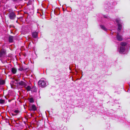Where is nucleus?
<instances>
[{
  "label": "nucleus",
  "instance_id": "obj_1",
  "mask_svg": "<svg viewBox=\"0 0 130 130\" xmlns=\"http://www.w3.org/2000/svg\"><path fill=\"white\" fill-rule=\"evenodd\" d=\"M8 16L9 18L11 20H14L16 17V15L14 12L10 10L9 11Z\"/></svg>",
  "mask_w": 130,
  "mask_h": 130
},
{
  "label": "nucleus",
  "instance_id": "obj_2",
  "mask_svg": "<svg viewBox=\"0 0 130 130\" xmlns=\"http://www.w3.org/2000/svg\"><path fill=\"white\" fill-rule=\"evenodd\" d=\"M38 85L39 86L44 87L45 86L46 83L43 80H40L38 82Z\"/></svg>",
  "mask_w": 130,
  "mask_h": 130
},
{
  "label": "nucleus",
  "instance_id": "obj_3",
  "mask_svg": "<svg viewBox=\"0 0 130 130\" xmlns=\"http://www.w3.org/2000/svg\"><path fill=\"white\" fill-rule=\"evenodd\" d=\"M116 38L117 40L119 41H121L122 40V36L120 35L119 33L118 32H117V33Z\"/></svg>",
  "mask_w": 130,
  "mask_h": 130
},
{
  "label": "nucleus",
  "instance_id": "obj_4",
  "mask_svg": "<svg viewBox=\"0 0 130 130\" xmlns=\"http://www.w3.org/2000/svg\"><path fill=\"white\" fill-rule=\"evenodd\" d=\"M5 51L4 49H2L0 52V57H2L4 56L5 54Z\"/></svg>",
  "mask_w": 130,
  "mask_h": 130
},
{
  "label": "nucleus",
  "instance_id": "obj_5",
  "mask_svg": "<svg viewBox=\"0 0 130 130\" xmlns=\"http://www.w3.org/2000/svg\"><path fill=\"white\" fill-rule=\"evenodd\" d=\"M18 84L21 86H24L25 87L26 86V83L24 82L21 81L18 83Z\"/></svg>",
  "mask_w": 130,
  "mask_h": 130
},
{
  "label": "nucleus",
  "instance_id": "obj_6",
  "mask_svg": "<svg viewBox=\"0 0 130 130\" xmlns=\"http://www.w3.org/2000/svg\"><path fill=\"white\" fill-rule=\"evenodd\" d=\"M125 48L124 47H120L119 52L120 53H122L124 52Z\"/></svg>",
  "mask_w": 130,
  "mask_h": 130
},
{
  "label": "nucleus",
  "instance_id": "obj_7",
  "mask_svg": "<svg viewBox=\"0 0 130 130\" xmlns=\"http://www.w3.org/2000/svg\"><path fill=\"white\" fill-rule=\"evenodd\" d=\"M14 38V37L12 36H10L9 37V42H13V39Z\"/></svg>",
  "mask_w": 130,
  "mask_h": 130
},
{
  "label": "nucleus",
  "instance_id": "obj_8",
  "mask_svg": "<svg viewBox=\"0 0 130 130\" xmlns=\"http://www.w3.org/2000/svg\"><path fill=\"white\" fill-rule=\"evenodd\" d=\"M32 35L33 37L36 38L37 36L38 33L37 32H33L32 34Z\"/></svg>",
  "mask_w": 130,
  "mask_h": 130
},
{
  "label": "nucleus",
  "instance_id": "obj_9",
  "mask_svg": "<svg viewBox=\"0 0 130 130\" xmlns=\"http://www.w3.org/2000/svg\"><path fill=\"white\" fill-rule=\"evenodd\" d=\"M11 71L13 74H15L17 72V69L14 68H12L11 69Z\"/></svg>",
  "mask_w": 130,
  "mask_h": 130
},
{
  "label": "nucleus",
  "instance_id": "obj_10",
  "mask_svg": "<svg viewBox=\"0 0 130 130\" xmlns=\"http://www.w3.org/2000/svg\"><path fill=\"white\" fill-rule=\"evenodd\" d=\"M31 107L33 111H35L37 110L36 107L35 105H32L31 106Z\"/></svg>",
  "mask_w": 130,
  "mask_h": 130
},
{
  "label": "nucleus",
  "instance_id": "obj_11",
  "mask_svg": "<svg viewBox=\"0 0 130 130\" xmlns=\"http://www.w3.org/2000/svg\"><path fill=\"white\" fill-rule=\"evenodd\" d=\"M118 30H120L122 29V25L120 24H118Z\"/></svg>",
  "mask_w": 130,
  "mask_h": 130
},
{
  "label": "nucleus",
  "instance_id": "obj_12",
  "mask_svg": "<svg viewBox=\"0 0 130 130\" xmlns=\"http://www.w3.org/2000/svg\"><path fill=\"white\" fill-rule=\"evenodd\" d=\"M127 43L125 42H122L121 43V45L123 46H125L127 45Z\"/></svg>",
  "mask_w": 130,
  "mask_h": 130
},
{
  "label": "nucleus",
  "instance_id": "obj_13",
  "mask_svg": "<svg viewBox=\"0 0 130 130\" xmlns=\"http://www.w3.org/2000/svg\"><path fill=\"white\" fill-rule=\"evenodd\" d=\"M5 83V81L4 80L0 79V85H4Z\"/></svg>",
  "mask_w": 130,
  "mask_h": 130
},
{
  "label": "nucleus",
  "instance_id": "obj_14",
  "mask_svg": "<svg viewBox=\"0 0 130 130\" xmlns=\"http://www.w3.org/2000/svg\"><path fill=\"white\" fill-rule=\"evenodd\" d=\"M101 27V28L103 29V30H107L106 28L105 27L103 26V25H101L100 26Z\"/></svg>",
  "mask_w": 130,
  "mask_h": 130
},
{
  "label": "nucleus",
  "instance_id": "obj_15",
  "mask_svg": "<svg viewBox=\"0 0 130 130\" xmlns=\"http://www.w3.org/2000/svg\"><path fill=\"white\" fill-rule=\"evenodd\" d=\"M116 21L118 24H120V21L119 19H117L116 20Z\"/></svg>",
  "mask_w": 130,
  "mask_h": 130
},
{
  "label": "nucleus",
  "instance_id": "obj_16",
  "mask_svg": "<svg viewBox=\"0 0 130 130\" xmlns=\"http://www.w3.org/2000/svg\"><path fill=\"white\" fill-rule=\"evenodd\" d=\"M5 101L4 100L0 99V103L1 104H4L5 103Z\"/></svg>",
  "mask_w": 130,
  "mask_h": 130
},
{
  "label": "nucleus",
  "instance_id": "obj_17",
  "mask_svg": "<svg viewBox=\"0 0 130 130\" xmlns=\"http://www.w3.org/2000/svg\"><path fill=\"white\" fill-rule=\"evenodd\" d=\"M26 89L27 91H29L30 90L31 88L30 86H28L26 87Z\"/></svg>",
  "mask_w": 130,
  "mask_h": 130
},
{
  "label": "nucleus",
  "instance_id": "obj_18",
  "mask_svg": "<svg viewBox=\"0 0 130 130\" xmlns=\"http://www.w3.org/2000/svg\"><path fill=\"white\" fill-rule=\"evenodd\" d=\"M29 101L30 103H32L34 102V100L33 98H31L29 99Z\"/></svg>",
  "mask_w": 130,
  "mask_h": 130
},
{
  "label": "nucleus",
  "instance_id": "obj_19",
  "mask_svg": "<svg viewBox=\"0 0 130 130\" xmlns=\"http://www.w3.org/2000/svg\"><path fill=\"white\" fill-rule=\"evenodd\" d=\"M23 70V69L22 67H20L18 69V70L20 71H22Z\"/></svg>",
  "mask_w": 130,
  "mask_h": 130
},
{
  "label": "nucleus",
  "instance_id": "obj_20",
  "mask_svg": "<svg viewBox=\"0 0 130 130\" xmlns=\"http://www.w3.org/2000/svg\"><path fill=\"white\" fill-rule=\"evenodd\" d=\"M14 112L16 113H19V111L18 110H15L14 111Z\"/></svg>",
  "mask_w": 130,
  "mask_h": 130
},
{
  "label": "nucleus",
  "instance_id": "obj_21",
  "mask_svg": "<svg viewBox=\"0 0 130 130\" xmlns=\"http://www.w3.org/2000/svg\"><path fill=\"white\" fill-rule=\"evenodd\" d=\"M31 43H29V44L28 45V47H31Z\"/></svg>",
  "mask_w": 130,
  "mask_h": 130
},
{
  "label": "nucleus",
  "instance_id": "obj_22",
  "mask_svg": "<svg viewBox=\"0 0 130 130\" xmlns=\"http://www.w3.org/2000/svg\"><path fill=\"white\" fill-rule=\"evenodd\" d=\"M29 110L30 111H33V110L32 109L31 106L30 108L29 109Z\"/></svg>",
  "mask_w": 130,
  "mask_h": 130
},
{
  "label": "nucleus",
  "instance_id": "obj_23",
  "mask_svg": "<svg viewBox=\"0 0 130 130\" xmlns=\"http://www.w3.org/2000/svg\"><path fill=\"white\" fill-rule=\"evenodd\" d=\"M15 80L17 82H18L19 81L20 79L19 78H18L17 79H15Z\"/></svg>",
  "mask_w": 130,
  "mask_h": 130
}]
</instances>
